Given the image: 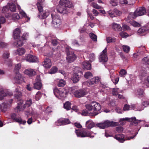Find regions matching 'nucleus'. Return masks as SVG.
I'll use <instances>...</instances> for the list:
<instances>
[{
  "mask_svg": "<svg viewBox=\"0 0 149 149\" xmlns=\"http://www.w3.org/2000/svg\"><path fill=\"white\" fill-rule=\"evenodd\" d=\"M15 93L14 95V97L16 99L19 100L20 101L17 103V106L15 108V110L16 112H19L22 111L26 107L30 106L32 103V100L31 99L27 100L25 104L22 106L23 103V101L20 100V98L22 96V93L18 89H16L15 91Z\"/></svg>",
  "mask_w": 149,
  "mask_h": 149,
  "instance_id": "nucleus-1",
  "label": "nucleus"
},
{
  "mask_svg": "<svg viewBox=\"0 0 149 149\" xmlns=\"http://www.w3.org/2000/svg\"><path fill=\"white\" fill-rule=\"evenodd\" d=\"M73 5L71 2L67 0H60L59 4L57 7V10L60 13H66L67 8H71Z\"/></svg>",
  "mask_w": 149,
  "mask_h": 149,
  "instance_id": "nucleus-2",
  "label": "nucleus"
},
{
  "mask_svg": "<svg viewBox=\"0 0 149 149\" xmlns=\"http://www.w3.org/2000/svg\"><path fill=\"white\" fill-rule=\"evenodd\" d=\"M85 107L87 110L91 111L92 116L97 115L101 108L100 104L95 101L92 102L90 104L86 105Z\"/></svg>",
  "mask_w": 149,
  "mask_h": 149,
  "instance_id": "nucleus-3",
  "label": "nucleus"
},
{
  "mask_svg": "<svg viewBox=\"0 0 149 149\" xmlns=\"http://www.w3.org/2000/svg\"><path fill=\"white\" fill-rule=\"evenodd\" d=\"M75 133L78 137H88L93 138L96 134L87 131L85 130H75Z\"/></svg>",
  "mask_w": 149,
  "mask_h": 149,
  "instance_id": "nucleus-4",
  "label": "nucleus"
},
{
  "mask_svg": "<svg viewBox=\"0 0 149 149\" xmlns=\"http://www.w3.org/2000/svg\"><path fill=\"white\" fill-rule=\"evenodd\" d=\"M119 124L118 122L110 121L109 120H105L101 123H98L97 126L102 129H104L109 127H114Z\"/></svg>",
  "mask_w": 149,
  "mask_h": 149,
  "instance_id": "nucleus-5",
  "label": "nucleus"
},
{
  "mask_svg": "<svg viewBox=\"0 0 149 149\" xmlns=\"http://www.w3.org/2000/svg\"><path fill=\"white\" fill-rule=\"evenodd\" d=\"M54 93L56 97L59 99L67 96L68 91L64 88L58 89L56 88L54 90Z\"/></svg>",
  "mask_w": 149,
  "mask_h": 149,
  "instance_id": "nucleus-6",
  "label": "nucleus"
},
{
  "mask_svg": "<svg viewBox=\"0 0 149 149\" xmlns=\"http://www.w3.org/2000/svg\"><path fill=\"white\" fill-rule=\"evenodd\" d=\"M52 19V24L55 27H57L60 26L61 24L60 17L57 14L54 12L51 13Z\"/></svg>",
  "mask_w": 149,
  "mask_h": 149,
  "instance_id": "nucleus-7",
  "label": "nucleus"
},
{
  "mask_svg": "<svg viewBox=\"0 0 149 149\" xmlns=\"http://www.w3.org/2000/svg\"><path fill=\"white\" fill-rule=\"evenodd\" d=\"M147 73L145 69L141 70L139 72V77L140 79L143 80L145 81H142V83L146 85L147 86L149 87V76L147 77V80H145L146 79L145 77L146 76Z\"/></svg>",
  "mask_w": 149,
  "mask_h": 149,
  "instance_id": "nucleus-8",
  "label": "nucleus"
},
{
  "mask_svg": "<svg viewBox=\"0 0 149 149\" xmlns=\"http://www.w3.org/2000/svg\"><path fill=\"white\" fill-rule=\"evenodd\" d=\"M67 54L66 60L69 63H71L74 61L76 59V56L73 52L67 48L66 49Z\"/></svg>",
  "mask_w": 149,
  "mask_h": 149,
  "instance_id": "nucleus-9",
  "label": "nucleus"
},
{
  "mask_svg": "<svg viewBox=\"0 0 149 149\" xmlns=\"http://www.w3.org/2000/svg\"><path fill=\"white\" fill-rule=\"evenodd\" d=\"M125 121H128L129 122H133L136 125L138 123H140L141 121H144L143 120H136V118L135 117H132L131 118H121L119 120L120 123L123 125H124V124L122 123V122Z\"/></svg>",
  "mask_w": 149,
  "mask_h": 149,
  "instance_id": "nucleus-10",
  "label": "nucleus"
},
{
  "mask_svg": "<svg viewBox=\"0 0 149 149\" xmlns=\"http://www.w3.org/2000/svg\"><path fill=\"white\" fill-rule=\"evenodd\" d=\"M107 49L106 48L101 53L99 57V61L100 62L104 63L107 61L108 58L107 56Z\"/></svg>",
  "mask_w": 149,
  "mask_h": 149,
  "instance_id": "nucleus-11",
  "label": "nucleus"
},
{
  "mask_svg": "<svg viewBox=\"0 0 149 149\" xmlns=\"http://www.w3.org/2000/svg\"><path fill=\"white\" fill-rule=\"evenodd\" d=\"M70 121L68 119L61 118L58 120L55 123V125L59 126L62 125H65L70 123Z\"/></svg>",
  "mask_w": 149,
  "mask_h": 149,
  "instance_id": "nucleus-12",
  "label": "nucleus"
},
{
  "mask_svg": "<svg viewBox=\"0 0 149 149\" xmlns=\"http://www.w3.org/2000/svg\"><path fill=\"white\" fill-rule=\"evenodd\" d=\"M11 118L12 119L18 123L19 124L24 125L26 122V120H23L21 117H17V115L15 113H13L11 115Z\"/></svg>",
  "mask_w": 149,
  "mask_h": 149,
  "instance_id": "nucleus-13",
  "label": "nucleus"
},
{
  "mask_svg": "<svg viewBox=\"0 0 149 149\" xmlns=\"http://www.w3.org/2000/svg\"><path fill=\"white\" fill-rule=\"evenodd\" d=\"M36 83L34 84V88L38 90H40L42 86L40 76L38 75L36 79Z\"/></svg>",
  "mask_w": 149,
  "mask_h": 149,
  "instance_id": "nucleus-14",
  "label": "nucleus"
},
{
  "mask_svg": "<svg viewBox=\"0 0 149 149\" xmlns=\"http://www.w3.org/2000/svg\"><path fill=\"white\" fill-rule=\"evenodd\" d=\"M123 91L122 90H120L118 88H113L112 91V94L115 96L118 95V98L119 99H122L124 97L118 93H122Z\"/></svg>",
  "mask_w": 149,
  "mask_h": 149,
  "instance_id": "nucleus-15",
  "label": "nucleus"
},
{
  "mask_svg": "<svg viewBox=\"0 0 149 149\" xmlns=\"http://www.w3.org/2000/svg\"><path fill=\"white\" fill-rule=\"evenodd\" d=\"M24 80L22 75L19 72H17L16 73H15V75L14 77V81L16 83L20 84L23 82Z\"/></svg>",
  "mask_w": 149,
  "mask_h": 149,
  "instance_id": "nucleus-16",
  "label": "nucleus"
},
{
  "mask_svg": "<svg viewBox=\"0 0 149 149\" xmlns=\"http://www.w3.org/2000/svg\"><path fill=\"white\" fill-rule=\"evenodd\" d=\"M5 16L7 18L12 17V19L15 21L18 20L20 18V16L17 13H14L12 15L10 13H7L5 15Z\"/></svg>",
  "mask_w": 149,
  "mask_h": 149,
  "instance_id": "nucleus-17",
  "label": "nucleus"
},
{
  "mask_svg": "<svg viewBox=\"0 0 149 149\" xmlns=\"http://www.w3.org/2000/svg\"><path fill=\"white\" fill-rule=\"evenodd\" d=\"M24 73L29 77H33L36 74V72L35 70L31 68L26 69L24 71Z\"/></svg>",
  "mask_w": 149,
  "mask_h": 149,
  "instance_id": "nucleus-18",
  "label": "nucleus"
},
{
  "mask_svg": "<svg viewBox=\"0 0 149 149\" xmlns=\"http://www.w3.org/2000/svg\"><path fill=\"white\" fill-rule=\"evenodd\" d=\"M26 59L27 61L31 62H37L38 61L36 56L31 54H28L26 56Z\"/></svg>",
  "mask_w": 149,
  "mask_h": 149,
  "instance_id": "nucleus-19",
  "label": "nucleus"
},
{
  "mask_svg": "<svg viewBox=\"0 0 149 149\" xmlns=\"http://www.w3.org/2000/svg\"><path fill=\"white\" fill-rule=\"evenodd\" d=\"M74 96L77 98H80L83 97L86 94V93L83 90H79L75 91L74 93Z\"/></svg>",
  "mask_w": 149,
  "mask_h": 149,
  "instance_id": "nucleus-20",
  "label": "nucleus"
},
{
  "mask_svg": "<svg viewBox=\"0 0 149 149\" xmlns=\"http://www.w3.org/2000/svg\"><path fill=\"white\" fill-rule=\"evenodd\" d=\"M135 11L137 17L143 15L146 13V9L143 7H142L137 8Z\"/></svg>",
  "mask_w": 149,
  "mask_h": 149,
  "instance_id": "nucleus-21",
  "label": "nucleus"
},
{
  "mask_svg": "<svg viewBox=\"0 0 149 149\" xmlns=\"http://www.w3.org/2000/svg\"><path fill=\"white\" fill-rule=\"evenodd\" d=\"M17 8L19 10V13L22 17H24L26 19V22H28L30 20V18L27 16L26 13L23 10H22L20 6L17 5Z\"/></svg>",
  "mask_w": 149,
  "mask_h": 149,
  "instance_id": "nucleus-22",
  "label": "nucleus"
},
{
  "mask_svg": "<svg viewBox=\"0 0 149 149\" xmlns=\"http://www.w3.org/2000/svg\"><path fill=\"white\" fill-rule=\"evenodd\" d=\"M43 66L46 68H50L52 66L51 61L49 58H46L42 63Z\"/></svg>",
  "mask_w": 149,
  "mask_h": 149,
  "instance_id": "nucleus-23",
  "label": "nucleus"
},
{
  "mask_svg": "<svg viewBox=\"0 0 149 149\" xmlns=\"http://www.w3.org/2000/svg\"><path fill=\"white\" fill-rule=\"evenodd\" d=\"M100 81L99 78L98 77H95L91 79L88 81L89 85H92L97 84Z\"/></svg>",
  "mask_w": 149,
  "mask_h": 149,
  "instance_id": "nucleus-24",
  "label": "nucleus"
},
{
  "mask_svg": "<svg viewBox=\"0 0 149 149\" xmlns=\"http://www.w3.org/2000/svg\"><path fill=\"white\" fill-rule=\"evenodd\" d=\"M124 137V135L122 134L116 135L114 137L115 139L121 143H123L125 141Z\"/></svg>",
  "mask_w": 149,
  "mask_h": 149,
  "instance_id": "nucleus-25",
  "label": "nucleus"
},
{
  "mask_svg": "<svg viewBox=\"0 0 149 149\" xmlns=\"http://www.w3.org/2000/svg\"><path fill=\"white\" fill-rule=\"evenodd\" d=\"M12 95L11 92L8 93V91L6 92L3 90H1L0 91V100L3 99L4 97L7 95Z\"/></svg>",
  "mask_w": 149,
  "mask_h": 149,
  "instance_id": "nucleus-26",
  "label": "nucleus"
},
{
  "mask_svg": "<svg viewBox=\"0 0 149 149\" xmlns=\"http://www.w3.org/2000/svg\"><path fill=\"white\" fill-rule=\"evenodd\" d=\"M21 31L19 29L16 28L13 32V37L15 39H18L20 36Z\"/></svg>",
  "mask_w": 149,
  "mask_h": 149,
  "instance_id": "nucleus-27",
  "label": "nucleus"
},
{
  "mask_svg": "<svg viewBox=\"0 0 149 149\" xmlns=\"http://www.w3.org/2000/svg\"><path fill=\"white\" fill-rule=\"evenodd\" d=\"M135 93L136 95L139 97H141L144 96V91L143 89H138L135 91Z\"/></svg>",
  "mask_w": 149,
  "mask_h": 149,
  "instance_id": "nucleus-28",
  "label": "nucleus"
},
{
  "mask_svg": "<svg viewBox=\"0 0 149 149\" xmlns=\"http://www.w3.org/2000/svg\"><path fill=\"white\" fill-rule=\"evenodd\" d=\"M82 65L84 69L90 70L91 69V64L88 61H85L82 63Z\"/></svg>",
  "mask_w": 149,
  "mask_h": 149,
  "instance_id": "nucleus-29",
  "label": "nucleus"
},
{
  "mask_svg": "<svg viewBox=\"0 0 149 149\" xmlns=\"http://www.w3.org/2000/svg\"><path fill=\"white\" fill-rule=\"evenodd\" d=\"M95 124L91 120H89L86 122V127L88 129H91L95 126Z\"/></svg>",
  "mask_w": 149,
  "mask_h": 149,
  "instance_id": "nucleus-30",
  "label": "nucleus"
},
{
  "mask_svg": "<svg viewBox=\"0 0 149 149\" xmlns=\"http://www.w3.org/2000/svg\"><path fill=\"white\" fill-rule=\"evenodd\" d=\"M7 6L9 10L12 12H15L16 10V6L15 4L12 2H9L7 4Z\"/></svg>",
  "mask_w": 149,
  "mask_h": 149,
  "instance_id": "nucleus-31",
  "label": "nucleus"
},
{
  "mask_svg": "<svg viewBox=\"0 0 149 149\" xmlns=\"http://www.w3.org/2000/svg\"><path fill=\"white\" fill-rule=\"evenodd\" d=\"M49 11L46 10L44 11L42 14V13L40 14H38V17L40 18L44 19L46 18L49 15Z\"/></svg>",
  "mask_w": 149,
  "mask_h": 149,
  "instance_id": "nucleus-32",
  "label": "nucleus"
},
{
  "mask_svg": "<svg viewBox=\"0 0 149 149\" xmlns=\"http://www.w3.org/2000/svg\"><path fill=\"white\" fill-rule=\"evenodd\" d=\"M15 52L16 54L21 56L24 54L25 52V50L23 48H19L17 49Z\"/></svg>",
  "mask_w": 149,
  "mask_h": 149,
  "instance_id": "nucleus-33",
  "label": "nucleus"
},
{
  "mask_svg": "<svg viewBox=\"0 0 149 149\" xmlns=\"http://www.w3.org/2000/svg\"><path fill=\"white\" fill-rule=\"evenodd\" d=\"M134 106L133 107V109L136 111H141L143 110L144 107L138 104H133Z\"/></svg>",
  "mask_w": 149,
  "mask_h": 149,
  "instance_id": "nucleus-34",
  "label": "nucleus"
},
{
  "mask_svg": "<svg viewBox=\"0 0 149 149\" xmlns=\"http://www.w3.org/2000/svg\"><path fill=\"white\" fill-rule=\"evenodd\" d=\"M149 29L147 26H143L140 28L138 31L139 33H142L148 31Z\"/></svg>",
  "mask_w": 149,
  "mask_h": 149,
  "instance_id": "nucleus-35",
  "label": "nucleus"
},
{
  "mask_svg": "<svg viewBox=\"0 0 149 149\" xmlns=\"http://www.w3.org/2000/svg\"><path fill=\"white\" fill-rule=\"evenodd\" d=\"M71 79L74 83H76L79 81V77L77 74L74 73L72 75Z\"/></svg>",
  "mask_w": 149,
  "mask_h": 149,
  "instance_id": "nucleus-36",
  "label": "nucleus"
},
{
  "mask_svg": "<svg viewBox=\"0 0 149 149\" xmlns=\"http://www.w3.org/2000/svg\"><path fill=\"white\" fill-rule=\"evenodd\" d=\"M8 105L4 103H3L0 105V110L3 112H5L7 111Z\"/></svg>",
  "mask_w": 149,
  "mask_h": 149,
  "instance_id": "nucleus-37",
  "label": "nucleus"
},
{
  "mask_svg": "<svg viewBox=\"0 0 149 149\" xmlns=\"http://www.w3.org/2000/svg\"><path fill=\"white\" fill-rule=\"evenodd\" d=\"M112 27L114 30L116 31H119L121 29L120 25L115 22H113L112 24Z\"/></svg>",
  "mask_w": 149,
  "mask_h": 149,
  "instance_id": "nucleus-38",
  "label": "nucleus"
},
{
  "mask_svg": "<svg viewBox=\"0 0 149 149\" xmlns=\"http://www.w3.org/2000/svg\"><path fill=\"white\" fill-rule=\"evenodd\" d=\"M137 17V15H136V13L135 11L134 13H130L127 17V18L128 19L129 21H130V19H134Z\"/></svg>",
  "mask_w": 149,
  "mask_h": 149,
  "instance_id": "nucleus-39",
  "label": "nucleus"
},
{
  "mask_svg": "<svg viewBox=\"0 0 149 149\" xmlns=\"http://www.w3.org/2000/svg\"><path fill=\"white\" fill-rule=\"evenodd\" d=\"M58 85L59 87L64 86L66 84L65 81L62 79H58L57 81Z\"/></svg>",
  "mask_w": 149,
  "mask_h": 149,
  "instance_id": "nucleus-40",
  "label": "nucleus"
},
{
  "mask_svg": "<svg viewBox=\"0 0 149 149\" xmlns=\"http://www.w3.org/2000/svg\"><path fill=\"white\" fill-rule=\"evenodd\" d=\"M134 105L133 104L129 105L127 104H125L123 107L124 111H127L133 109V107Z\"/></svg>",
  "mask_w": 149,
  "mask_h": 149,
  "instance_id": "nucleus-41",
  "label": "nucleus"
},
{
  "mask_svg": "<svg viewBox=\"0 0 149 149\" xmlns=\"http://www.w3.org/2000/svg\"><path fill=\"white\" fill-rule=\"evenodd\" d=\"M81 114L84 116H87L90 115L92 116V112L91 111H89L86 109V110H83Z\"/></svg>",
  "mask_w": 149,
  "mask_h": 149,
  "instance_id": "nucleus-42",
  "label": "nucleus"
},
{
  "mask_svg": "<svg viewBox=\"0 0 149 149\" xmlns=\"http://www.w3.org/2000/svg\"><path fill=\"white\" fill-rule=\"evenodd\" d=\"M128 22L130 23L131 25L135 27H138L140 26V24L138 22L132 20L131 21L127 20Z\"/></svg>",
  "mask_w": 149,
  "mask_h": 149,
  "instance_id": "nucleus-43",
  "label": "nucleus"
},
{
  "mask_svg": "<svg viewBox=\"0 0 149 149\" xmlns=\"http://www.w3.org/2000/svg\"><path fill=\"white\" fill-rule=\"evenodd\" d=\"M39 1H40V0H38ZM42 3L40 2H38L37 3V6L38 7V10L39 11V13L38 14H40L41 13V12L42 10Z\"/></svg>",
  "mask_w": 149,
  "mask_h": 149,
  "instance_id": "nucleus-44",
  "label": "nucleus"
},
{
  "mask_svg": "<svg viewBox=\"0 0 149 149\" xmlns=\"http://www.w3.org/2000/svg\"><path fill=\"white\" fill-rule=\"evenodd\" d=\"M71 104L69 102H66L64 104V108L67 110H70L71 107Z\"/></svg>",
  "mask_w": 149,
  "mask_h": 149,
  "instance_id": "nucleus-45",
  "label": "nucleus"
},
{
  "mask_svg": "<svg viewBox=\"0 0 149 149\" xmlns=\"http://www.w3.org/2000/svg\"><path fill=\"white\" fill-rule=\"evenodd\" d=\"M21 65L20 63H19L15 65V68L14 71L15 73L17 72H19V70L20 69Z\"/></svg>",
  "mask_w": 149,
  "mask_h": 149,
  "instance_id": "nucleus-46",
  "label": "nucleus"
},
{
  "mask_svg": "<svg viewBox=\"0 0 149 149\" xmlns=\"http://www.w3.org/2000/svg\"><path fill=\"white\" fill-rule=\"evenodd\" d=\"M23 44V42L21 40H19L17 42L14 43V45L17 47L22 46Z\"/></svg>",
  "mask_w": 149,
  "mask_h": 149,
  "instance_id": "nucleus-47",
  "label": "nucleus"
},
{
  "mask_svg": "<svg viewBox=\"0 0 149 149\" xmlns=\"http://www.w3.org/2000/svg\"><path fill=\"white\" fill-rule=\"evenodd\" d=\"M58 70V69L56 67H53L51 69L49 73L50 74H54L56 73Z\"/></svg>",
  "mask_w": 149,
  "mask_h": 149,
  "instance_id": "nucleus-48",
  "label": "nucleus"
},
{
  "mask_svg": "<svg viewBox=\"0 0 149 149\" xmlns=\"http://www.w3.org/2000/svg\"><path fill=\"white\" fill-rule=\"evenodd\" d=\"M108 13L109 16L111 17H116V14L115 13V9L113 10H110L108 11Z\"/></svg>",
  "mask_w": 149,
  "mask_h": 149,
  "instance_id": "nucleus-49",
  "label": "nucleus"
},
{
  "mask_svg": "<svg viewBox=\"0 0 149 149\" xmlns=\"http://www.w3.org/2000/svg\"><path fill=\"white\" fill-rule=\"evenodd\" d=\"M120 75L121 77H124L127 74L126 70L124 69H122L119 72Z\"/></svg>",
  "mask_w": 149,
  "mask_h": 149,
  "instance_id": "nucleus-50",
  "label": "nucleus"
},
{
  "mask_svg": "<svg viewBox=\"0 0 149 149\" xmlns=\"http://www.w3.org/2000/svg\"><path fill=\"white\" fill-rule=\"evenodd\" d=\"M84 76L86 79H88L92 77L93 75L90 72H87L85 73Z\"/></svg>",
  "mask_w": 149,
  "mask_h": 149,
  "instance_id": "nucleus-51",
  "label": "nucleus"
},
{
  "mask_svg": "<svg viewBox=\"0 0 149 149\" xmlns=\"http://www.w3.org/2000/svg\"><path fill=\"white\" fill-rule=\"evenodd\" d=\"M89 36L94 41H96L97 40V36L93 33H91L89 34Z\"/></svg>",
  "mask_w": 149,
  "mask_h": 149,
  "instance_id": "nucleus-52",
  "label": "nucleus"
},
{
  "mask_svg": "<svg viewBox=\"0 0 149 149\" xmlns=\"http://www.w3.org/2000/svg\"><path fill=\"white\" fill-rule=\"evenodd\" d=\"M89 36L94 41H96L97 40V36L93 33H91L89 34Z\"/></svg>",
  "mask_w": 149,
  "mask_h": 149,
  "instance_id": "nucleus-53",
  "label": "nucleus"
},
{
  "mask_svg": "<svg viewBox=\"0 0 149 149\" xmlns=\"http://www.w3.org/2000/svg\"><path fill=\"white\" fill-rule=\"evenodd\" d=\"M116 40V39L113 37H109L107 38V41L108 43L114 42Z\"/></svg>",
  "mask_w": 149,
  "mask_h": 149,
  "instance_id": "nucleus-54",
  "label": "nucleus"
},
{
  "mask_svg": "<svg viewBox=\"0 0 149 149\" xmlns=\"http://www.w3.org/2000/svg\"><path fill=\"white\" fill-rule=\"evenodd\" d=\"M42 94L40 92L38 91V92L36 94L35 97L36 99L37 100H39L40 97H42Z\"/></svg>",
  "mask_w": 149,
  "mask_h": 149,
  "instance_id": "nucleus-55",
  "label": "nucleus"
},
{
  "mask_svg": "<svg viewBox=\"0 0 149 149\" xmlns=\"http://www.w3.org/2000/svg\"><path fill=\"white\" fill-rule=\"evenodd\" d=\"M123 50L126 53H128L130 50V47L128 46L123 45Z\"/></svg>",
  "mask_w": 149,
  "mask_h": 149,
  "instance_id": "nucleus-56",
  "label": "nucleus"
},
{
  "mask_svg": "<svg viewBox=\"0 0 149 149\" xmlns=\"http://www.w3.org/2000/svg\"><path fill=\"white\" fill-rule=\"evenodd\" d=\"M120 35L123 38H126L129 36L128 34L124 31L121 32L120 33Z\"/></svg>",
  "mask_w": 149,
  "mask_h": 149,
  "instance_id": "nucleus-57",
  "label": "nucleus"
},
{
  "mask_svg": "<svg viewBox=\"0 0 149 149\" xmlns=\"http://www.w3.org/2000/svg\"><path fill=\"white\" fill-rule=\"evenodd\" d=\"M142 105L144 107H147L149 106V100H145L142 102Z\"/></svg>",
  "mask_w": 149,
  "mask_h": 149,
  "instance_id": "nucleus-58",
  "label": "nucleus"
},
{
  "mask_svg": "<svg viewBox=\"0 0 149 149\" xmlns=\"http://www.w3.org/2000/svg\"><path fill=\"white\" fill-rule=\"evenodd\" d=\"M8 11V8L7 5L4 7L2 10V12L3 13L5 14V15L7 13H6Z\"/></svg>",
  "mask_w": 149,
  "mask_h": 149,
  "instance_id": "nucleus-59",
  "label": "nucleus"
},
{
  "mask_svg": "<svg viewBox=\"0 0 149 149\" xmlns=\"http://www.w3.org/2000/svg\"><path fill=\"white\" fill-rule=\"evenodd\" d=\"M142 62L143 63H145L149 65V57H144L143 59Z\"/></svg>",
  "mask_w": 149,
  "mask_h": 149,
  "instance_id": "nucleus-60",
  "label": "nucleus"
},
{
  "mask_svg": "<svg viewBox=\"0 0 149 149\" xmlns=\"http://www.w3.org/2000/svg\"><path fill=\"white\" fill-rule=\"evenodd\" d=\"M92 7L96 9H99L102 8V7L99 6L96 3L93 2L92 3Z\"/></svg>",
  "mask_w": 149,
  "mask_h": 149,
  "instance_id": "nucleus-61",
  "label": "nucleus"
},
{
  "mask_svg": "<svg viewBox=\"0 0 149 149\" xmlns=\"http://www.w3.org/2000/svg\"><path fill=\"white\" fill-rule=\"evenodd\" d=\"M9 56V53L8 52H5L3 54V57L5 59L8 58Z\"/></svg>",
  "mask_w": 149,
  "mask_h": 149,
  "instance_id": "nucleus-62",
  "label": "nucleus"
},
{
  "mask_svg": "<svg viewBox=\"0 0 149 149\" xmlns=\"http://www.w3.org/2000/svg\"><path fill=\"white\" fill-rule=\"evenodd\" d=\"M122 29L125 31L130 30V28L129 26L125 24L123 25Z\"/></svg>",
  "mask_w": 149,
  "mask_h": 149,
  "instance_id": "nucleus-63",
  "label": "nucleus"
},
{
  "mask_svg": "<svg viewBox=\"0 0 149 149\" xmlns=\"http://www.w3.org/2000/svg\"><path fill=\"white\" fill-rule=\"evenodd\" d=\"M116 130L118 133H120L123 131V128L121 126L118 127H116Z\"/></svg>",
  "mask_w": 149,
  "mask_h": 149,
  "instance_id": "nucleus-64",
  "label": "nucleus"
}]
</instances>
